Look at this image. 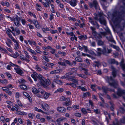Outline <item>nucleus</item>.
<instances>
[{
  "instance_id": "3",
  "label": "nucleus",
  "mask_w": 125,
  "mask_h": 125,
  "mask_svg": "<svg viewBox=\"0 0 125 125\" xmlns=\"http://www.w3.org/2000/svg\"><path fill=\"white\" fill-rule=\"evenodd\" d=\"M106 80L110 86H113L115 88L117 86L118 82L114 81L112 76H110L109 78L107 77Z\"/></svg>"
},
{
  "instance_id": "38",
  "label": "nucleus",
  "mask_w": 125,
  "mask_h": 125,
  "mask_svg": "<svg viewBox=\"0 0 125 125\" xmlns=\"http://www.w3.org/2000/svg\"><path fill=\"white\" fill-rule=\"evenodd\" d=\"M97 44L99 45H102L104 44V42L101 40H99L97 41Z\"/></svg>"
},
{
  "instance_id": "50",
  "label": "nucleus",
  "mask_w": 125,
  "mask_h": 125,
  "mask_svg": "<svg viewBox=\"0 0 125 125\" xmlns=\"http://www.w3.org/2000/svg\"><path fill=\"white\" fill-rule=\"evenodd\" d=\"M28 14L31 16H32L35 18H36V17L35 14L32 13L30 11L28 12Z\"/></svg>"
},
{
  "instance_id": "16",
  "label": "nucleus",
  "mask_w": 125,
  "mask_h": 125,
  "mask_svg": "<svg viewBox=\"0 0 125 125\" xmlns=\"http://www.w3.org/2000/svg\"><path fill=\"white\" fill-rule=\"evenodd\" d=\"M43 5L45 7H50V4H51V2L50 0H48L45 3L43 2L42 3Z\"/></svg>"
},
{
  "instance_id": "17",
  "label": "nucleus",
  "mask_w": 125,
  "mask_h": 125,
  "mask_svg": "<svg viewBox=\"0 0 125 125\" xmlns=\"http://www.w3.org/2000/svg\"><path fill=\"white\" fill-rule=\"evenodd\" d=\"M77 1L76 0H71L69 3L73 7L77 5Z\"/></svg>"
},
{
  "instance_id": "1",
  "label": "nucleus",
  "mask_w": 125,
  "mask_h": 125,
  "mask_svg": "<svg viewBox=\"0 0 125 125\" xmlns=\"http://www.w3.org/2000/svg\"><path fill=\"white\" fill-rule=\"evenodd\" d=\"M125 17V7H121L118 11L114 12L112 14V20L114 24L118 25L120 21L123 20Z\"/></svg>"
},
{
  "instance_id": "60",
  "label": "nucleus",
  "mask_w": 125,
  "mask_h": 125,
  "mask_svg": "<svg viewBox=\"0 0 125 125\" xmlns=\"http://www.w3.org/2000/svg\"><path fill=\"white\" fill-rule=\"evenodd\" d=\"M17 103L18 105L21 107H23V105L22 104L21 102L19 100L17 101Z\"/></svg>"
},
{
  "instance_id": "37",
  "label": "nucleus",
  "mask_w": 125,
  "mask_h": 125,
  "mask_svg": "<svg viewBox=\"0 0 125 125\" xmlns=\"http://www.w3.org/2000/svg\"><path fill=\"white\" fill-rule=\"evenodd\" d=\"M110 35V37H106V38L109 41L111 42H113L114 40L113 39L111 34V35Z\"/></svg>"
},
{
  "instance_id": "29",
  "label": "nucleus",
  "mask_w": 125,
  "mask_h": 125,
  "mask_svg": "<svg viewBox=\"0 0 125 125\" xmlns=\"http://www.w3.org/2000/svg\"><path fill=\"white\" fill-rule=\"evenodd\" d=\"M13 42L15 43V47L14 48L15 50H17L19 48V44L16 40L15 42Z\"/></svg>"
},
{
  "instance_id": "41",
  "label": "nucleus",
  "mask_w": 125,
  "mask_h": 125,
  "mask_svg": "<svg viewBox=\"0 0 125 125\" xmlns=\"http://www.w3.org/2000/svg\"><path fill=\"white\" fill-rule=\"evenodd\" d=\"M28 41L29 44L31 45H32V44H33L34 45H36V43L34 41H31L30 40H28Z\"/></svg>"
},
{
  "instance_id": "32",
  "label": "nucleus",
  "mask_w": 125,
  "mask_h": 125,
  "mask_svg": "<svg viewBox=\"0 0 125 125\" xmlns=\"http://www.w3.org/2000/svg\"><path fill=\"white\" fill-rule=\"evenodd\" d=\"M94 63L95 64L93 65L94 67H95L96 66L98 67L100 65V63L98 61H95L94 62Z\"/></svg>"
},
{
  "instance_id": "40",
  "label": "nucleus",
  "mask_w": 125,
  "mask_h": 125,
  "mask_svg": "<svg viewBox=\"0 0 125 125\" xmlns=\"http://www.w3.org/2000/svg\"><path fill=\"white\" fill-rule=\"evenodd\" d=\"M53 81L59 84H61L62 83V82L59 80H53Z\"/></svg>"
},
{
  "instance_id": "8",
  "label": "nucleus",
  "mask_w": 125,
  "mask_h": 125,
  "mask_svg": "<svg viewBox=\"0 0 125 125\" xmlns=\"http://www.w3.org/2000/svg\"><path fill=\"white\" fill-rule=\"evenodd\" d=\"M51 84V82L49 80H47L44 79V80L42 81V83L41 84L45 88H47L48 86Z\"/></svg>"
},
{
  "instance_id": "59",
  "label": "nucleus",
  "mask_w": 125,
  "mask_h": 125,
  "mask_svg": "<svg viewBox=\"0 0 125 125\" xmlns=\"http://www.w3.org/2000/svg\"><path fill=\"white\" fill-rule=\"evenodd\" d=\"M68 18L69 20L72 21H75L76 20L75 18L73 17H68Z\"/></svg>"
},
{
  "instance_id": "7",
  "label": "nucleus",
  "mask_w": 125,
  "mask_h": 125,
  "mask_svg": "<svg viewBox=\"0 0 125 125\" xmlns=\"http://www.w3.org/2000/svg\"><path fill=\"white\" fill-rule=\"evenodd\" d=\"M89 5L91 8H92L94 7L96 10L99 9L98 4L96 1L95 0H94L93 3H89Z\"/></svg>"
},
{
  "instance_id": "63",
  "label": "nucleus",
  "mask_w": 125,
  "mask_h": 125,
  "mask_svg": "<svg viewBox=\"0 0 125 125\" xmlns=\"http://www.w3.org/2000/svg\"><path fill=\"white\" fill-rule=\"evenodd\" d=\"M63 91V89L62 88H60L57 89L56 91V92H59L60 93L62 92Z\"/></svg>"
},
{
  "instance_id": "48",
  "label": "nucleus",
  "mask_w": 125,
  "mask_h": 125,
  "mask_svg": "<svg viewBox=\"0 0 125 125\" xmlns=\"http://www.w3.org/2000/svg\"><path fill=\"white\" fill-rule=\"evenodd\" d=\"M19 55L18 53L17 52L16 53V54H12L11 55V56L14 58H16Z\"/></svg>"
},
{
  "instance_id": "24",
  "label": "nucleus",
  "mask_w": 125,
  "mask_h": 125,
  "mask_svg": "<svg viewBox=\"0 0 125 125\" xmlns=\"http://www.w3.org/2000/svg\"><path fill=\"white\" fill-rule=\"evenodd\" d=\"M41 106L44 110H47L49 108V105L46 104H45L44 105L43 104H42Z\"/></svg>"
},
{
  "instance_id": "42",
  "label": "nucleus",
  "mask_w": 125,
  "mask_h": 125,
  "mask_svg": "<svg viewBox=\"0 0 125 125\" xmlns=\"http://www.w3.org/2000/svg\"><path fill=\"white\" fill-rule=\"evenodd\" d=\"M34 109L36 111H37L38 112H41L42 113H44V112L41 109H39L37 107H35L34 108Z\"/></svg>"
},
{
  "instance_id": "45",
  "label": "nucleus",
  "mask_w": 125,
  "mask_h": 125,
  "mask_svg": "<svg viewBox=\"0 0 125 125\" xmlns=\"http://www.w3.org/2000/svg\"><path fill=\"white\" fill-rule=\"evenodd\" d=\"M6 32L8 35L10 34V32H11V31L9 29L7 28L6 29Z\"/></svg>"
},
{
  "instance_id": "25",
  "label": "nucleus",
  "mask_w": 125,
  "mask_h": 125,
  "mask_svg": "<svg viewBox=\"0 0 125 125\" xmlns=\"http://www.w3.org/2000/svg\"><path fill=\"white\" fill-rule=\"evenodd\" d=\"M36 77L38 78L39 79L40 81V84H41L42 83L43 81L44 80L45 78L41 75L37 74Z\"/></svg>"
},
{
  "instance_id": "55",
  "label": "nucleus",
  "mask_w": 125,
  "mask_h": 125,
  "mask_svg": "<svg viewBox=\"0 0 125 125\" xmlns=\"http://www.w3.org/2000/svg\"><path fill=\"white\" fill-rule=\"evenodd\" d=\"M76 85H77L76 84L74 83H70L69 84V85L74 88L76 87Z\"/></svg>"
},
{
  "instance_id": "18",
  "label": "nucleus",
  "mask_w": 125,
  "mask_h": 125,
  "mask_svg": "<svg viewBox=\"0 0 125 125\" xmlns=\"http://www.w3.org/2000/svg\"><path fill=\"white\" fill-rule=\"evenodd\" d=\"M62 72V70L61 69L56 70L52 71H51L50 73L51 74H57Z\"/></svg>"
},
{
  "instance_id": "12",
  "label": "nucleus",
  "mask_w": 125,
  "mask_h": 125,
  "mask_svg": "<svg viewBox=\"0 0 125 125\" xmlns=\"http://www.w3.org/2000/svg\"><path fill=\"white\" fill-rule=\"evenodd\" d=\"M63 62H58V64L62 66H65V63L68 64L70 63V62L68 60L63 59Z\"/></svg>"
},
{
  "instance_id": "47",
  "label": "nucleus",
  "mask_w": 125,
  "mask_h": 125,
  "mask_svg": "<svg viewBox=\"0 0 125 125\" xmlns=\"http://www.w3.org/2000/svg\"><path fill=\"white\" fill-rule=\"evenodd\" d=\"M96 86L97 85L95 84L91 85V87L93 91H95V88Z\"/></svg>"
},
{
  "instance_id": "35",
  "label": "nucleus",
  "mask_w": 125,
  "mask_h": 125,
  "mask_svg": "<svg viewBox=\"0 0 125 125\" xmlns=\"http://www.w3.org/2000/svg\"><path fill=\"white\" fill-rule=\"evenodd\" d=\"M36 9L38 11H41L40 9L42 8L41 6L39 4H36Z\"/></svg>"
},
{
  "instance_id": "5",
  "label": "nucleus",
  "mask_w": 125,
  "mask_h": 125,
  "mask_svg": "<svg viewBox=\"0 0 125 125\" xmlns=\"http://www.w3.org/2000/svg\"><path fill=\"white\" fill-rule=\"evenodd\" d=\"M90 28L92 30V34L94 36L96 41L100 40L102 38V35L100 34L97 33L95 31V28L93 27H91Z\"/></svg>"
},
{
  "instance_id": "43",
  "label": "nucleus",
  "mask_w": 125,
  "mask_h": 125,
  "mask_svg": "<svg viewBox=\"0 0 125 125\" xmlns=\"http://www.w3.org/2000/svg\"><path fill=\"white\" fill-rule=\"evenodd\" d=\"M1 88L3 91L5 92H7L9 90V88L8 87H2Z\"/></svg>"
},
{
  "instance_id": "54",
  "label": "nucleus",
  "mask_w": 125,
  "mask_h": 125,
  "mask_svg": "<svg viewBox=\"0 0 125 125\" xmlns=\"http://www.w3.org/2000/svg\"><path fill=\"white\" fill-rule=\"evenodd\" d=\"M58 53L60 54H62V56H65L66 55V53L65 52H61L60 51H58Z\"/></svg>"
},
{
  "instance_id": "10",
  "label": "nucleus",
  "mask_w": 125,
  "mask_h": 125,
  "mask_svg": "<svg viewBox=\"0 0 125 125\" xmlns=\"http://www.w3.org/2000/svg\"><path fill=\"white\" fill-rule=\"evenodd\" d=\"M117 94L119 96H121L123 94H125V90H122L121 88H118L117 89Z\"/></svg>"
},
{
  "instance_id": "4",
  "label": "nucleus",
  "mask_w": 125,
  "mask_h": 125,
  "mask_svg": "<svg viewBox=\"0 0 125 125\" xmlns=\"http://www.w3.org/2000/svg\"><path fill=\"white\" fill-rule=\"evenodd\" d=\"M103 48V49L102 51H101V49L100 48H98L97 49L98 51L101 52L104 55H107L112 51L111 49H109L106 46L104 45Z\"/></svg>"
},
{
  "instance_id": "33",
  "label": "nucleus",
  "mask_w": 125,
  "mask_h": 125,
  "mask_svg": "<svg viewBox=\"0 0 125 125\" xmlns=\"http://www.w3.org/2000/svg\"><path fill=\"white\" fill-rule=\"evenodd\" d=\"M21 88L24 90H27V87L25 85L22 84L20 85Z\"/></svg>"
},
{
  "instance_id": "39",
  "label": "nucleus",
  "mask_w": 125,
  "mask_h": 125,
  "mask_svg": "<svg viewBox=\"0 0 125 125\" xmlns=\"http://www.w3.org/2000/svg\"><path fill=\"white\" fill-rule=\"evenodd\" d=\"M75 60L76 61L81 62L83 61V60L80 57H77L75 58Z\"/></svg>"
},
{
  "instance_id": "57",
  "label": "nucleus",
  "mask_w": 125,
  "mask_h": 125,
  "mask_svg": "<svg viewBox=\"0 0 125 125\" xmlns=\"http://www.w3.org/2000/svg\"><path fill=\"white\" fill-rule=\"evenodd\" d=\"M83 47L84 49V52H88L89 50L88 49L87 47L84 45H83Z\"/></svg>"
},
{
  "instance_id": "61",
  "label": "nucleus",
  "mask_w": 125,
  "mask_h": 125,
  "mask_svg": "<svg viewBox=\"0 0 125 125\" xmlns=\"http://www.w3.org/2000/svg\"><path fill=\"white\" fill-rule=\"evenodd\" d=\"M36 76L34 74H32L31 75V77L33 78L35 81H37V78H36Z\"/></svg>"
},
{
  "instance_id": "64",
  "label": "nucleus",
  "mask_w": 125,
  "mask_h": 125,
  "mask_svg": "<svg viewBox=\"0 0 125 125\" xmlns=\"http://www.w3.org/2000/svg\"><path fill=\"white\" fill-rule=\"evenodd\" d=\"M43 58L47 62H49V60L47 57L43 56Z\"/></svg>"
},
{
  "instance_id": "22",
  "label": "nucleus",
  "mask_w": 125,
  "mask_h": 125,
  "mask_svg": "<svg viewBox=\"0 0 125 125\" xmlns=\"http://www.w3.org/2000/svg\"><path fill=\"white\" fill-rule=\"evenodd\" d=\"M124 60L122 59L120 63V66L124 71L125 70V64L124 62Z\"/></svg>"
},
{
  "instance_id": "9",
  "label": "nucleus",
  "mask_w": 125,
  "mask_h": 125,
  "mask_svg": "<svg viewBox=\"0 0 125 125\" xmlns=\"http://www.w3.org/2000/svg\"><path fill=\"white\" fill-rule=\"evenodd\" d=\"M20 18H19V17L17 16L16 17L14 18L13 19V21H14V22L15 25L19 27L20 26V21L19 20H20Z\"/></svg>"
},
{
  "instance_id": "13",
  "label": "nucleus",
  "mask_w": 125,
  "mask_h": 125,
  "mask_svg": "<svg viewBox=\"0 0 125 125\" xmlns=\"http://www.w3.org/2000/svg\"><path fill=\"white\" fill-rule=\"evenodd\" d=\"M40 89H42L39 88L37 89L35 87H33L32 89V91L34 94H36L37 95L38 94H40L39 91Z\"/></svg>"
},
{
  "instance_id": "26",
  "label": "nucleus",
  "mask_w": 125,
  "mask_h": 125,
  "mask_svg": "<svg viewBox=\"0 0 125 125\" xmlns=\"http://www.w3.org/2000/svg\"><path fill=\"white\" fill-rule=\"evenodd\" d=\"M23 94L26 97H27L29 100L30 102H32V99L31 97L29 95L27 94L26 92H23Z\"/></svg>"
},
{
  "instance_id": "28",
  "label": "nucleus",
  "mask_w": 125,
  "mask_h": 125,
  "mask_svg": "<svg viewBox=\"0 0 125 125\" xmlns=\"http://www.w3.org/2000/svg\"><path fill=\"white\" fill-rule=\"evenodd\" d=\"M78 38L79 39L81 40H82L83 39L84 40H85L87 39V36L86 35H81L80 36H79L78 37Z\"/></svg>"
},
{
  "instance_id": "31",
  "label": "nucleus",
  "mask_w": 125,
  "mask_h": 125,
  "mask_svg": "<svg viewBox=\"0 0 125 125\" xmlns=\"http://www.w3.org/2000/svg\"><path fill=\"white\" fill-rule=\"evenodd\" d=\"M102 89L103 91L105 93H106L108 91H110L107 87H106L103 86Z\"/></svg>"
},
{
  "instance_id": "58",
  "label": "nucleus",
  "mask_w": 125,
  "mask_h": 125,
  "mask_svg": "<svg viewBox=\"0 0 125 125\" xmlns=\"http://www.w3.org/2000/svg\"><path fill=\"white\" fill-rule=\"evenodd\" d=\"M77 76H78L79 77H81L82 78H86V77H85V75L83 74L77 73Z\"/></svg>"
},
{
  "instance_id": "20",
  "label": "nucleus",
  "mask_w": 125,
  "mask_h": 125,
  "mask_svg": "<svg viewBox=\"0 0 125 125\" xmlns=\"http://www.w3.org/2000/svg\"><path fill=\"white\" fill-rule=\"evenodd\" d=\"M110 68H111L113 70L112 74L113 76L114 77H115L116 76V71L114 67L112 66H111Z\"/></svg>"
},
{
  "instance_id": "23",
  "label": "nucleus",
  "mask_w": 125,
  "mask_h": 125,
  "mask_svg": "<svg viewBox=\"0 0 125 125\" xmlns=\"http://www.w3.org/2000/svg\"><path fill=\"white\" fill-rule=\"evenodd\" d=\"M66 119V118L64 117H61L57 119L56 122L57 124L60 123L61 122L64 121Z\"/></svg>"
},
{
  "instance_id": "52",
  "label": "nucleus",
  "mask_w": 125,
  "mask_h": 125,
  "mask_svg": "<svg viewBox=\"0 0 125 125\" xmlns=\"http://www.w3.org/2000/svg\"><path fill=\"white\" fill-rule=\"evenodd\" d=\"M18 81L20 83H23L25 82V80L22 78L19 79L18 80Z\"/></svg>"
},
{
  "instance_id": "21",
  "label": "nucleus",
  "mask_w": 125,
  "mask_h": 125,
  "mask_svg": "<svg viewBox=\"0 0 125 125\" xmlns=\"http://www.w3.org/2000/svg\"><path fill=\"white\" fill-rule=\"evenodd\" d=\"M57 110L61 113H63L66 111V109L63 107H58L57 108Z\"/></svg>"
},
{
  "instance_id": "44",
  "label": "nucleus",
  "mask_w": 125,
  "mask_h": 125,
  "mask_svg": "<svg viewBox=\"0 0 125 125\" xmlns=\"http://www.w3.org/2000/svg\"><path fill=\"white\" fill-rule=\"evenodd\" d=\"M15 31L16 33V34L18 35L20 33V31L19 28H16L15 29Z\"/></svg>"
},
{
  "instance_id": "49",
  "label": "nucleus",
  "mask_w": 125,
  "mask_h": 125,
  "mask_svg": "<svg viewBox=\"0 0 125 125\" xmlns=\"http://www.w3.org/2000/svg\"><path fill=\"white\" fill-rule=\"evenodd\" d=\"M81 110L83 113L84 114H86L87 113V110L84 108H82Z\"/></svg>"
},
{
  "instance_id": "30",
  "label": "nucleus",
  "mask_w": 125,
  "mask_h": 125,
  "mask_svg": "<svg viewBox=\"0 0 125 125\" xmlns=\"http://www.w3.org/2000/svg\"><path fill=\"white\" fill-rule=\"evenodd\" d=\"M16 114L18 115H27V114L24 112H21L20 111H19L17 112H16Z\"/></svg>"
},
{
  "instance_id": "27",
  "label": "nucleus",
  "mask_w": 125,
  "mask_h": 125,
  "mask_svg": "<svg viewBox=\"0 0 125 125\" xmlns=\"http://www.w3.org/2000/svg\"><path fill=\"white\" fill-rule=\"evenodd\" d=\"M91 121L95 125H96L97 124V123L99 122L94 117L92 118Z\"/></svg>"
},
{
  "instance_id": "2",
  "label": "nucleus",
  "mask_w": 125,
  "mask_h": 125,
  "mask_svg": "<svg viewBox=\"0 0 125 125\" xmlns=\"http://www.w3.org/2000/svg\"><path fill=\"white\" fill-rule=\"evenodd\" d=\"M40 94H38L37 96L39 97L42 98L47 99L50 95V94L45 92L43 89H40Z\"/></svg>"
},
{
  "instance_id": "6",
  "label": "nucleus",
  "mask_w": 125,
  "mask_h": 125,
  "mask_svg": "<svg viewBox=\"0 0 125 125\" xmlns=\"http://www.w3.org/2000/svg\"><path fill=\"white\" fill-rule=\"evenodd\" d=\"M97 19L101 24H103L105 25H106V21L103 18L102 13H99L98 15L97 16Z\"/></svg>"
},
{
  "instance_id": "14",
  "label": "nucleus",
  "mask_w": 125,
  "mask_h": 125,
  "mask_svg": "<svg viewBox=\"0 0 125 125\" xmlns=\"http://www.w3.org/2000/svg\"><path fill=\"white\" fill-rule=\"evenodd\" d=\"M74 77H73L72 76L69 77V80L72 81V82H74L77 85L78 84V83L77 80L74 79Z\"/></svg>"
},
{
  "instance_id": "19",
  "label": "nucleus",
  "mask_w": 125,
  "mask_h": 125,
  "mask_svg": "<svg viewBox=\"0 0 125 125\" xmlns=\"http://www.w3.org/2000/svg\"><path fill=\"white\" fill-rule=\"evenodd\" d=\"M108 62L110 64H116L117 65L118 64V62L116 61L114 59H110L108 60Z\"/></svg>"
},
{
  "instance_id": "62",
  "label": "nucleus",
  "mask_w": 125,
  "mask_h": 125,
  "mask_svg": "<svg viewBox=\"0 0 125 125\" xmlns=\"http://www.w3.org/2000/svg\"><path fill=\"white\" fill-rule=\"evenodd\" d=\"M73 107L74 109H78L79 108V105H74L73 106Z\"/></svg>"
},
{
  "instance_id": "36",
  "label": "nucleus",
  "mask_w": 125,
  "mask_h": 125,
  "mask_svg": "<svg viewBox=\"0 0 125 125\" xmlns=\"http://www.w3.org/2000/svg\"><path fill=\"white\" fill-rule=\"evenodd\" d=\"M0 82L2 84L6 85L7 84L8 82L7 81L6 79H4V80H0Z\"/></svg>"
},
{
  "instance_id": "51",
  "label": "nucleus",
  "mask_w": 125,
  "mask_h": 125,
  "mask_svg": "<svg viewBox=\"0 0 125 125\" xmlns=\"http://www.w3.org/2000/svg\"><path fill=\"white\" fill-rule=\"evenodd\" d=\"M94 111V112L96 114H99L100 113V111L99 109H95Z\"/></svg>"
},
{
  "instance_id": "34",
  "label": "nucleus",
  "mask_w": 125,
  "mask_h": 125,
  "mask_svg": "<svg viewBox=\"0 0 125 125\" xmlns=\"http://www.w3.org/2000/svg\"><path fill=\"white\" fill-rule=\"evenodd\" d=\"M27 50L34 55H36V53L34 51L31 49L28 48H27Z\"/></svg>"
},
{
  "instance_id": "56",
  "label": "nucleus",
  "mask_w": 125,
  "mask_h": 125,
  "mask_svg": "<svg viewBox=\"0 0 125 125\" xmlns=\"http://www.w3.org/2000/svg\"><path fill=\"white\" fill-rule=\"evenodd\" d=\"M20 56L21 58V60L22 61L25 60V59L26 57H25L22 54H21Z\"/></svg>"
},
{
  "instance_id": "46",
  "label": "nucleus",
  "mask_w": 125,
  "mask_h": 125,
  "mask_svg": "<svg viewBox=\"0 0 125 125\" xmlns=\"http://www.w3.org/2000/svg\"><path fill=\"white\" fill-rule=\"evenodd\" d=\"M72 103H70V102H64L63 103V105L64 106H69L71 105Z\"/></svg>"
},
{
  "instance_id": "53",
  "label": "nucleus",
  "mask_w": 125,
  "mask_h": 125,
  "mask_svg": "<svg viewBox=\"0 0 125 125\" xmlns=\"http://www.w3.org/2000/svg\"><path fill=\"white\" fill-rule=\"evenodd\" d=\"M9 38H10L13 42H15L16 40L12 36L11 34H10L8 35Z\"/></svg>"
},
{
  "instance_id": "11",
  "label": "nucleus",
  "mask_w": 125,
  "mask_h": 125,
  "mask_svg": "<svg viewBox=\"0 0 125 125\" xmlns=\"http://www.w3.org/2000/svg\"><path fill=\"white\" fill-rule=\"evenodd\" d=\"M14 69L17 74H21L23 73V71L21 69L20 67L18 65H16V67H14Z\"/></svg>"
},
{
  "instance_id": "15",
  "label": "nucleus",
  "mask_w": 125,
  "mask_h": 125,
  "mask_svg": "<svg viewBox=\"0 0 125 125\" xmlns=\"http://www.w3.org/2000/svg\"><path fill=\"white\" fill-rule=\"evenodd\" d=\"M89 22L91 23L93 25H95L96 27H97L98 28L99 26L98 24L96 22H94V20L91 18H89Z\"/></svg>"
}]
</instances>
